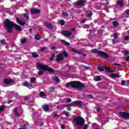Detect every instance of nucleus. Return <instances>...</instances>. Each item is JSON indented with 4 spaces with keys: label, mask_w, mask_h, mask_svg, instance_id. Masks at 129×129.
Instances as JSON below:
<instances>
[{
    "label": "nucleus",
    "mask_w": 129,
    "mask_h": 129,
    "mask_svg": "<svg viewBox=\"0 0 129 129\" xmlns=\"http://www.w3.org/2000/svg\"><path fill=\"white\" fill-rule=\"evenodd\" d=\"M14 114L15 115H16V116H20V115L19 112H18V108H15L14 109Z\"/></svg>",
    "instance_id": "nucleus-21"
},
{
    "label": "nucleus",
    "mask_w": 129,
    "mask_h": 129,
    "mask_svg": "<svg viewBox=\"0 0 129 129\" xmlns=\"http://www.w3.org/2000/svg\"><path fill=\"white\" fill-rule=\"evenodd\" d=\"M98 70H99V71H106V72H109V73H111V72H114V71L113 70H110V69H109V68H107V67L105 66H102V67H98Z\"/></svg>",
    "instance_id": "nucleus-6"
},
{
    "label": "nucleus",
    "mask_w": 129,
    "mask_h": 129,
    "mask_svg": "<svg viewBox=\"0 0 129 129\" xmlns=\"http://www.w3.org/2000/svg\"><path fill=\"white\" fill-rule=\"evenodd\" d=\"M43 109L44 111H49V106L48 105H44Z\"/></svg>",
    "instance_id": "nucleus-19"
},
{
    "label": "nucleus",
    "mask_w": 129,
    "mask_h": 129,
    "mask_svg": "<svg viewBox=\"0 0 129 129\" xmlns=\"http://www.w3.org/2000/svg\"><path fill=\"white\" fill-rule=\"evenodd\" d=\"M113 26H114V27H118V23H117V22L114 21L113 22Z\"/></svg>",
    "instance_id": "nucleus-36"
},
{
    "label": "nucleus",
    "mask_w": 129,
    "mask_h": 129,
    "mask_svg": "<svg viewBox=\"0 0 129 129\" xmlns=\"http://www.w3.org/2000/svg\"><path fill=\"white\" fill-rule=\"evenodd\" d=\"M4 109H5V106H2L0 107V112H2V111H3V110H4Z\"/></svg>",
    "instance_id": "nucleus-46"
},
{
    "label": "nucleus",
    "mask_w": 129,
    "mask_h": 129,
    "mask_svg": "<svg viewBox=\"0 0 129 129\" xmlns=\"http://www.w3.org/2000/svg\"><path fill=\"white\" fill-rule=\"evenodd\" d=\"M114 65H116V66H119V67H122V65L117 63H114Z\"/></svg>",
    "instance_id": "nucleus-47"
},
{
    "label": "nucleus",
    "mask_w": 129,
    "mask_h": 129,
    "mask_svg": "<svg viewBox=\"0 0 129 129\" xmlns=\"http://www.w3.org/2000/svg\"><path fill=\"white\" fill-rule=\"evenodd\" d=\"M38 74H39V75H43V74H44V72H43V71L42 70V71H39V72H38Z\"/></svg>",
    "instance_id": "nucleus-44"
},
{
    "label": "nucleus",
    "mask_w": 129,
    "mask_h": 129,
    "mask_svg": "<svg viewBox=\"0 0 129 129\" xmlns=\"http://www.w3.org/2000/svg\"><path fill=\"white\" fill-rule=\"evenodd\" d=\"M97 111H98V112H100V109H99V108H97Z\"/></svg>",
    "instance_id": "nucleus-63"
},
{
    "label": "nucleus",
    "mask_w": 129,
    "mask_h": 129,
    "mask_svg": "<svg viewBox=\"0 0 129 129\" xmlns=\"http://www.w3.org/2000/svg\"><path fill=\"white\" fill-rule=\"evenodd\" d=\"M24 85L26 87H29V86H32V84H29V83L27 82L24 83Z\"/></svg>",
    "instance_id": "nucleus-28"
},
{
    "label": "nucleus",
    "mask_w": 129,
    "mask_h": 129,
    "mask_svg": "<svg viewBox=\"0 0 129 129\" xmlns=\"http://www.w3.org/2000/svg\"><path fill=\"white\" fill-rule=\"evenodd\" d=\"M33 58H38L39 57V54L36 53V52L31 53Z\"/></svg>",
    "instance_id": "nucleus-24"
},
{
    "label": "nucleus",
    "mask_w": 129,
    "mask_h": 129,
    "mask_svg": "<svg viewBox=\"0 0 129 129\" xmlns=\"http://www.w3.org/2000/svg\"><path fill=\"white\" fill-rule=\"evenodd\" d=\"M87 128H88V125H87V124H85L84 129H87Z\"/></svg>",
    "instance_id": "nucleus-57"
},
{
    "label": "nucleus",
    "mask_w": 129,
    "mask_h": 129,
    "mask_svg": "<svg viewBox=\"0 0 129 129\" xmlns=\"http://www.w3.org/2000/svg\"><path fill=\"white\" fill-rule=\"evenodd\" d=\"M121 84L122 86H124V85L125 84V81H121Z\"/></svg>",
    "instance_id": "nucleus-55"
},
{
    "label": "nucleus",
    "mask_w": 129,
    "mask_h": 129,
    "mask_svg": "<svg viewBox=\"0 0 129 129\" xmlns=\"http://www.w3.org/2000/svg\"><path fill=\"white\" fill-rule=\"evenodd\" d=\"M39 96H40L41 97H43V96H46V94H45V93H44V92L43 91H41L39 93Z\"/></svg>",
    "instance_id": "nucleus-31"
},
{
    "label": "nucleus",
    "mask_w": 129,
    "mask_h": 129,
    "mask_svg": "<svg viewBox=\"0 0 129 129\" xmlns=\"http://www.w3.org/2000/svg\"><path fill=\"white\" fill-rule=\"evenodd\" d=\"M61 43H63V44H64V45H66V46H70V43L66 42V41H65L64 40H61Z\"/></svg>",
    "instance_id": "nucleus-26"
},
{
    "label": "nucleus",
    "mask_w": 129,
    "mask_h": 129,
    "mask_svg": "<svg viewBox=\"0 0 129 129\" xmlns=\"http://www.w3.org/2000/svg\"><path fill=\"white\" fill-rule=\"evenodd\" d=\"M63 113H64V115H66V116H67V117L69 116V112H68L66 111H64Z\"/></svg>",
    "instance_id": "nucleus-38"
},
{
    "label": "nucleus",
    "mask_w": 129,
    "mask_h": 129,
    "mask_svg": "<svg viewBox=\"0 0 129 129\" xmlns=\"http://www.w3.org/2000/svg\"><path fill=\"white\" fill-rule=\"evenodd\" d=\"M4 81H13L11 79H4Z\"/></svg>",
    "instance_id": "nucleus-48"
},
{
    "label": "nucleus",
    "mask_w": 129,
    "mask_h": 129,
    "mask_svg": "<svg viewBox=\"0 0 129 129\" xmlns=\"http://www.w3.org/2000/svg\"><path fill=\"white\" fill-rule=\"evenodd\" d=\"M51 50H55L56 49V46H52L50 48Z\"/></svg>",
    "instance_id": "nucleus-58"
},
{
    "label": "nucleus",
    "mask_w": 129,
    "mask_h": 129,
    "mask_svg": "<svg viewBox=\"0 0 129 129\" xmlns=\"http://www.w3.org/2000/svg\"><path fill=\"white\" fill-rule=\"evenodd\" d=\"M40 125L41 126H42V125H44V122H41L40 123Z\"/></svg>",
    "instance_id": "nucleus-62"
},
{
    "label": "nucleus",
    "mask_w": 129,
    "mask_h": 129,
    "mask_svg": "<svg viewBox=\"0 0 129 129\" xmlns=\"http://www.w3.org/2000/svg\"><path fill=\"white\" fill-rule=\"evenodd\" d=\"M26 42H27V39H26V38L21 39V43L22 44H25V43H26Z\"/></svg>",
    "instance_id": "nucleus-34"
},
{
    "label": "nucleus",
    "mask_w": 129,
    "mask_h": 129,
    "mask_svg": "<svg viewBox=\"0 0 129 129\" xmlns=\"http://www.w3.org/2000/svg\"><path fill=\"white\" fill-rule=\"evenodd\" d=\"M35 40H39L41 39V35L39 34H36L34 36Z\"/></svg>",
    "instance_id": "nucleus-23"
},
{
    "label": "nucleus",
    "mask_w": 129,
    "mask_h": 129,
    "mask_svg": "<svg viewBox=\"0 0 129 129\" xmlns=\"http://www.w3.org/2000/svg\"><path fill=\"white\" fill-rule=\"evenodd\" d=\"M53 116L55 117L56 116H57V117H59V115H58L57 114H55Z\"/></svg>",
    "instance_id": "nucleus-60"
},
{
    "label": "nucleus",
    "mask_w": 129,
    "mask_h": 129,
    "mask_svg": "<svg viewBox=\"0 0 129 129\" xmlns=\"http://www.w3.org/2000/svg\"><path fill=\"white\" fill-rule=\"evenodd\" d=\"M125 61H129V56H127L125 59Z\"/></svg>",
    "instance_id": "nucleus-59"
},
{
    "label": "nucleus",
    "mask_w": 129,
    "mask_h": 129,
    "mask_svg": "<svg viewBox=\"0 0 129 129\" xmlns=\"http://www.w3.org/2000/svg\"><path fill=\"white\" fill-rule=\"evenodd\" d=\"M117 4L119 6L122 7V5H123V2L121 1H117Z\"/></svg>",
    "instance_id": "nucleus-30"
},
{
    "label": "nucleus",
    "mask_w": 129,
    "mask_h": 129,
    "mask_svg": "<svg viewBox=\"0 0 129 129\" xmlns=\"http://www.w3.org/2000/svg\"><path fill=\"white\" fill-rule=\"evenodd\" d=\"M73 123H75L77 125L82 126L85 123V120L81 116H77V117L74 118Z\"/></svg>",
    "instance_id": "nucleus-4"
},
{
    "label": "nucleus",
    "mask_w": 129,
    "mask_h": 129,
    "mask_svg": "<svg viewBox=\"0 0 129 129\" xmlns=\"http://www.w3.org/2000/svg\"><path fill=\"white\" fill-rule=\"evenodd\" d=\"M72 50L73 52H75V53H77V54H82V50L77 51L75 48H72Z\"/></svg>",
    "instance_id": "nucleus-20"
},
{
    "label": "nucleus",
    "mask_w": 129,
    "mask_h": 129,
    "mask_svg": "<svg viewBox=\"0 0 129 129\" xmlns=\"http://www.w3.org/2000/svg\"><path fill=\"white\" fill-rule=\"evenodd\" d=\"M64 57H65V58H68V53H67L66 51H63L57 54L56 55V61H57L58 63L62 62V61L64 60Z\"/></svg>",
    "instance_id": "nucleus-5"
},
{
    "label": "nucleus",
    "mask_w": 129,
    "mask_h": 129,
    "mask_svg": "<svg viewBox=\"0 0 129 129\" xmlns=\"http://www.w3.org/2000/svg\"><path fill=\"white\" fill-rule=\"evenodd\" d=\"M14 22L11 21L9 19H6L4 22V25L5 29L8 33H12L13 29L14 28Z\"/></svg>",
    "instance_id": "nucleus-2"
},
{
    "label": "nucleus",
    "mask_w": 129,
    "mask_h": 129,
    "mask_svg": "<svg viewBox=\"0 0 129 129\" xmlns=\"http://www.w3.org/2000/svg\"><path fill=\"white\" fill-rule=\"evenodd\" d=\"M87 96L88 97H89V99H92V98H93V96L92 95H88V96Z\"/></svg>",
    "instance_id": "nucleus-42"
},
{
    "label": "nucleus",
    "mask_w": 129,
    "mask_h": 129,
    "mask_svg": "<svg viewBox=\"0 0 129 129\" xmlns=\"http://www.w3.org/2000/svg\"><path fill=\"white\" fill-rule=\"evenodd\" d=\"M14 81H4V83L5 85H9V84H11V83H13Z\"/></svg>",
    "instance_id": "nucleus-27"
},
{
    "label": "nucleus",
    "mask_w": 129,
    "mask_h": 129,
    "mask_svg": "<svg viewBox=\"0 0 129 129\" xmlns=\"http://www.w3.org/2000/svg\"><path fill=\"white\" fill-rule=\"evenodd\" d=\"M124 40H125V41H128V40H129L128 36H127L125 37H124Z\"/></svg>",
    "instance_id": "nucleus-52"
},
{
    "label": "nucleus",
    "mask_w": 129,
    "mask_h": 129,
    "mask_svg": "<svg viewBox=\"0 0 129 129\" xmlns=\"http://www.w3.org/2000/svg\"><path fill=\"white\" fill-rule=\"evenodd\" d=\"M66 86L67 88H69V86H71L72 88H75L76 89H79V90H82V89H83V88L85 87V85L79 81H74L66 83Z\"/></svg>",
    "instance_id": "nucleus-1"
},
{
    "label": "nucleus",
    "mask_w": 129,
    "mask_h": 129,
    "mask_svg": "<svg viewBox=\"0 0 129 129\" xmlns=\"http://www.w3.org/2000/svg\"><path fill=\"white\" fill-rule=\"evenodd\" d=\"M14 97H15L16 98H17V97H18L19 96V93H15L14 94Z\"/></svg>",
    "instance_id": "nucleus-45"
},
{
    "label": "nucleus",
    "mask_w": 129,
    "mask_h": 129,
    "mask_svg": "<svg viewBox=\"0 0 129 129\" xmlns=\"http://www.w3.org/2000/svg\"><path fill=\"white\" fill-rule=\"evenodd\" d=\"M102 78H103L104 79V78H103V77H101L100 76H97L96 77V81H100L101 80H103V79H102Z\"/></svg>",
    "instance_id": "nucleus-22"
},
{
    "label": "nucleus",
    "mask_w": 129,
    "mask_h": 129,
    "mask_svg": "<svg viewBox=\"0 0 129 129\" xmlns=\"http://www.w3.org/2000/svg\"><path fill=\"white\" fill-rule=\"evenodd\" d=\"M72 101V100L70 98H68L67 100V103H69V102H71Z\"/></svg>",
    "instance_id": "nucleus-50"
},
{
    "label": "nucleus",
    "mask_w": 129,
    "mask_h": 129,
    "mask_svg": "<svg viewBox=\"0 0 129 129\" xmlns=\"http://www.w3.org/2000/svg\"><path fill=\"white\" fill-rule=\"evenodd\" d=\"M125 18L129 17V9H127L125 11Z\"/></svg>",
    "instance_id": "nucleus-25"
},
{
    "label": "nucleus",
    "mask_w": 129,
    "mask_h": 129,
    "mask_svg": "<svg viewBox=\"0 0 129 129\" xmlns=\"http://www.w3.org/2000/svg\"><path fill=\"white\" fill-rule=\"evenodd\" d=\"M54 58H55V54H53L51 55V56L50 57V61H52L54 60Z\"/></svg>",
    "instance_id": "nucleus-35"
},
{
    "label": "nucleus",
    "mask_w": 129,
    "mask_h": 129,
    "mask_svg": "<svg viewBox=\"0 0 129 129\" xmlns=\"http://www.w3.org/2000/svg\"><path fill=\"white\" fill-rule=\"evenodd\" d=\"M50 92H54L55 91V88L52 87L49 89Z\"/></svg>",
    "instance_id": "nucleus-41"
},
{
    "label": "nucleus",
    "mask_w": 129,
    "mask_h": 129,
    "mask_svg": "<svg viewBox=\"0 0 129 129\" xmlns=\"http://www.w3.org/2000/svg\"><path fill=\"white\" fill-rule=\"evenodd\" d=\"M95 125H97V124L95 123L94 124H92V126L93 127V126H95Z\"/></svg>",
    "instance_id": "nucleus-61"
},
{
    "label": "nucleus",
    "mask_w": 129,
    "mask_h": 129,
    "mask_svg": "<svg viewBox=\"0 0 129 129\" xmlns=\"http://www.w3.org/2000/svg\"><path fill=\"white\" fill-rule=\"evenodd\" d=\"M61 34H62V35H63L64 37H70V36L72 35V33L71 32L66 31V30L62 31L61 32Z\"/></svg>",
    "instance_id": "nucleus-10"
},
{
    "label": "nucleus",
    "mask_w": 129,
    "mask_h": 129,
    "mask_svg": "<svg viewBox=\"0 0 129 129\" xmlns=\"http://www.w3.org/2000/svg\"><path fill=\"white\" fill-rule=\"evenodd\" d=\"M62 16L63 17H68L69 16V14L68 13H66V12H62Z\"/></svg>",
    "instance_id": "nucleus-39"
},
{
    "label": "nucleus",
    "mask_w": 129,
    "mask_h": 129,
    "mask_svg": "<svg viewBox=\"0 0 129 129\" xmlns=\"http://www.w3.org/2000/svg\"><path fill=\"white\" fill-rule=\"evenodd\" d=\"M18 129H26V127H19Z\"/></svg>",
    "instance_id": "nucleus-64"
},
{
    "label": "nucleus",
    "mask_w": 129,
    "mask_h": 129,
    "mask_svg": "<svg viewBox=\"0 0 129 129\" xmlns=\"http://www.w3.org/2000/svg\"><path fill=\"white\" fill-rule=\"evenodd\" d=\"M91 16H92V13L88 14V15H87V17H88V18H90V17H91Z\"/></svg>",
    "instance_id": "nucleus-56"
},
{
    "label": "nucleus",
    "mask_w": 129,
    "mask_h": 129,
    "mask_svg": "<svg viewBox=\"0 0 129 129\" xmlns=\"http://www.w3.org/2000/svg\"><path fill=\"white\" fill-rule=\"evenodd\" d=\"M13 28H15V30H17V31H18V32H20V31H22V29H21V26L18 25V24H17L14 23Z\"/></svg>",
    "instance_id": "nucleus-14"
},
{
    "label": "nucleus",
    "mask_w": 129,
    "mask_h": 129,
    "mask_svg": "<svg viewBox=\"0 0 129 129\" xmlns=\"http://www.w3.org/2000/svg\"><path fill=\"white\" fill-rule=\"evenodd\" d=\"M16 22L20 25V26H25L26 24V21L22 20L21 19H19V18H16Z\"/></svg>",
    "instance_id": "nucleus-9"
},
{
    "label": "nucleus",
    "mask_w": 129,
    "mask_h": 129,
    "mask_svg": "<svg viewBox=\"0 0 129 129\" xmlns=\"http://www.w3.org/2000/svg\"><path fill=\"white\" fill-rule=\"evenodd\" d=\"M52 80H53V81H60V79H59L58 77H53L52 78Z\"/></svg>",
    "instance_id": "nucleus-29"
},
{
    "label": "nucleus",
    "mask_w": 129,
    "mask_h": 129,
    "mask_svg": "<svg viewBox=\"0 0 129 129\" xmlns=\"http://www.w3.org/2000/svg\"><path fill=\"white\" fill-rule=\"evenodd\" d=\"M36 68H38V70L46 71L50 72V73H54L55 72V70L48 67L44 63H37Z\"/></svg>",
    "instance_id": "nucleus-3"
},
{
    "label": "nucleus",
    "mask_w": 129,
    "mask_h": 129,
    "mask_svg": "<svg viewBox=\"0 0 129 129\" xmlns=\"http://www.w3.org/2000/svg\"><path fill=\"white\" fill-rule=\"evenodd\" d=\"M44 25L46 28L49 29V30H52L53 29V26H52V24L49 23L48 22H45Z\"/></svg>",
    "instance_id": "nucleus-15"
},
{
    "label": "nucleus",
    "mask_w": 129,
    "mask_h": 129,
    "mask_svg": "<svg viewBox=\"0 0 129 129\" xmlns=\"http://www.w3.org/2000/svg\"><path fill=\"white\" fill-rule=\"evenodd\" d=\"M12 102H13L12 100H9L7 101V103H8V104H10V103H12Z\"/></svg>",
    "instance_id": "nucleus-54"
},
{
    "label": "nucleus",
    "mask_w": 129,
    "mask_h": 129,
    "mask_svg": "<svg viewBox=\"0 0 129 129\" xmlns=\"http://www.w3.org/2000/svg\"><path fill=\"white\" fill-rule=\"evenodd\" d=\"M113 38L114 39H112V42L113 43V44H115V42L116 39H117V38H118V36H117V33H114L113 34Z\"/></svg>",
    "instance_id": "nucleus-16"
},
{
    "label": "nucleus",
    "mask_w": 129,
    "mask_h": 129,
    "mask_svg": "<svg viewBox=\"0 0 129 129\" xmlns=\"http://www.w3.org/2000/svg\"><path fill=\"white\" fill-rule=\"evenodd\" d=\"M46 49L47 48H46V47H40V51L41 52H44Z\"/></svg>",
    "instance_id": "nucleus-37"
},
{
    "label": "nucleus",
    "mask_w": 129,
    "mask_h": 129,
    "mask_svg": "<svg viewBox=\"0 0 129 129\" xmlns=\"http://www.w3.org/2000/svg\"><path fill=\"white\" fill-rule=\"evenodd\" d=\"M31 14H32V15L35 14H39V13H40V12H41V10H40V9H32L31 11Z\"/></svg>",
    "instance_id": "nucleus-13"
},
{
    "label": "nucleus",
    "mask_w": 129,
    "mask_h": 129,
    "mask_svg": "<svg viewBox=\"0 0 129 129\" xmlns=\"http://www.w3.org/2000/svg\"><path fill=\"white\" fill-rule=\"evenodd\" d=\"M82 103H83L82 101H76L73 102V106H76V105H78V106H82Z\"/></svg>",
    "instance_id": "nucleus-11"
},
{
    "label": "nucleus",
    "mask_w": 129,
    "mask_h": 129,
    "mask_svg": "<svg viewBox=\"0 0 129 129\" xmlns=\"http://www.w3.org/2000/svg\"><path fill=\"white\" fill-rule=\"evenodd\" d=\"M85 4H86V0H79L76 2L77 7H83L85 6Z\"/></svg>",
    "instance_id": "nucleus-7"
},
{
    "label": "nucleus",
    "mask_w": 129,
    "mask_h": 129,
    "mask_svg": "<svg viewBox=\"0 0 129 129\" xmlns=\"http://www.w3.org/2000/svg\"><path fill=\"white\" fill-rule=\"evenodd\" d=\"M1 43L3 45H6V40L5 39L1 40Z\"/></svg>",
    "instance_id": "nucleus-43"
},
{
    "label": "nucleus",
    "mask_w": 129,
    "mask_h": 129,
    "mask_svg": "<svg viewBox=\"0 0 129 129\" xmlns=\"http://www.w3.org/2000/svg\"><path fill=\"white\" fill-rule=\"evenodd\" d=\"M123 54L124 55H125V56H127V55H129V51H123Z\"/></svg>",
    "instance_id": "nucleus-40"
},
{
    "label": "nucleus",
    "mask_w": 129,
    "mask_h": 129,
    "mask_svg": "<svg viewBox=\"0 0 129 129\" xmlns=\"http://www.w3.org/2000/svg\"><path fill=\"white\" fill-rule=\"evenodd\" d=\"M22 16H23L26 19V20H29V15H28V14L24 13V14H22Z\"/></svg>",
    "instance_id": "nucleus-32"
},
{
    "label": "nucleus",
    "mask_w": 129,
    "mask_h": 129,
    "mask_svg": "<svg viewBox=\"0 0 129 129\" xmlns=\"http://www.w3.org/2000/svg\"><path fill=\"white\" fill-rule=\"evenodd\" d=\"M99 55L102 56V57H103L104 58H106V59L108 58L109 57L108 54L101 50H100Z\"/></svg>",
    "instance_id": "nucleus-12"
},
{
    "label": "nucleus",
    "mask_w": 129,
    "mask_h": 129,
    "mask_svg": "<svg viewBox=\"0 0 129 129\" xmlns=\"http://www.w3.org/2000/svg\"><path fill=\"white\" fill-rule=\"evenodd\" d=\"M30 81H36V78H34V77L31 78L30 79Z\"/></svg>",
    "instance_id": "nucleus-51"
},
{
    "label": "nucleus",
    "mask_w": 129,
    "mask_h": 129,
    "mask_svg": "<svg viewBox=\"0 0 129 129\" xmlns=\"http://www.w3.org/2000/svg\"><path fill=\"white\" fill-rule=\"evenodd\" d=\"M91 52L92 53H94V54H99H99L100 53V50H98V49H92L91 50Z\"/></svg>",
    "instance_id": "nucleus-18"
},
{
    "label": "nucleus",
    "mask_w": 129,
    "mask_h": 129,
    "mask_svg": "<svg viewBox=\"0 0 129 129\" xmlns=\"http://www.w3.org/2000/svg\"><path fill=\"white\" fill-rule=\"evenodd\" d=\"M110 77H111V78H119L120 76L116 74H112L110 76Z\"/></svg>",
    "instance_id": "nucleus-17"
},
{
    "label": "nucleus",
    "mask_w": 129,
    "mask_h": 129,
    "mask_svg": "<svg viewBox=\"0 0 129 129\" xmlns=\"http://www.w3.org/2000/svg\"><path fill=\"white\" fill-rule=\"evenodd\" d=\"M59 22L61 26H64V25H65V21H64V20H59Z\"/></svg>",
    "instance_id": "nucleus-33"
},
{
    "label": "nucleus",
    "mask_w": 129,
    "mask_h": 129,
    "mask_svg": "<svg viewBox=\"0 0 129 129\" xmlns=\"http://www.w3.org/2000/svg\"><path fill=\"white\" fill-rule=\"evenodd\" d=\"M66 127V126H65V125H61V126H60V128L61 129H65Z\"/></svg>",
    "instance_id": "nucleus-53"
},
{
    "label": "nucleus",
    "mask_w": 129,
    "mask_h": 129,
    "mask_svg": "<svg viewBox=\"0 0 129 129\" xmlns=\"http://www.w3.org/2000/svg\"><path fill=\"white\" fill-rule=\"evenodd\" d=\"M66 106L68 107V106H73V102L72 103V104H67L66 105Z\"/></svg>",
    "instance_id": "nucleus-49"
},
{
    "label": "nucleus",
    "mask_w": 129,
    "mask_h": 129,
    "mask_svg": "<svg viewBox=\"0 0 129 129\" xmlns=\"http://www.w3.org/2000/svg\"><path fill=\"white\" fill-rule=\"evenodd\" d=\"M119 114L122 117H124V118H127V119H129V113H125L124 112H119Z\"/></svg>",
    "instance_id": "nucleus-8"
}]
</instances>
